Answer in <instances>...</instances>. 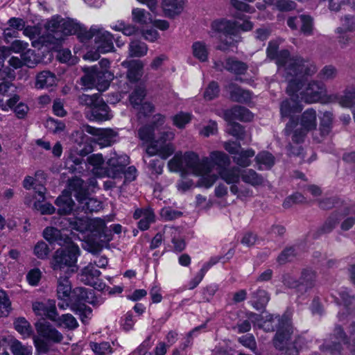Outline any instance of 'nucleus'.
I'll return each mask as SVG.
<instances>
[{
	"instance_id": "obj_5",
	"label": "nucleus",
	"mask_w": 355,
	"mask_h": 355,
	"mask_svg": "<svg viewBox=\"0 0 355 355\" xmlns=\"http://www.w3.org/2000/svg\"><path fill=\"white\" fill-rule=\"evenodd\" d=\"M49 34L45 38H41V42L52 44L51 49H55L69 35L76 34L80 30V25L73 20L64 19L60 17H52L46 24Z\"/></svg>"
},
{
	"instance_id": "obj_45",
	"label": "nucleus",
	"mask_w": 355,
	"mask_h": 355,
	"mask_svg": "<svg viewBox=\"0 0 355 355\" xmlns=\"http://www.w3.org/2000/svg\"><path fill=\"white\" fill-rule=\"evenodd\" d=\"M230 96L233 101L238 102H246L251 98V94L246 90H243L235 85L229 87Z\"/></svg>"
},
{
	"instance_id": "obj_6",
	"label": "nucleus",
	"mask_w": 355,
	"mask_h": 355,
	"mask_svg": "<svg viewBox=\"0 0 355 355\" xmlns=\"http://www.w3.org/2000/svg\"><path fill=\"white\" fill-rule=\"evenodd\" d=\"M66 245L64 248L58 249L55 252L51 262V268L59 275H70L77 269L79 248L71 242Z\"/></svg>"
},
{
	"instance_id": "obj_52",
	"label": "nucleus",
	"mask_w": 355,
	"mask_h": 355,
	"mask_svg": "<svg viewBox=\"0 0 355 355\" xmlns=\"http://www.w3.org/2000/svg\"><path fill=\"white\" fill-rule=\"evenodd\" d=\"M269 297L265 291L259 290L253 294L252 304L257 309L263 308L268 302Z\"/></svg>"
},
{
	"instance_id": "obj_62",
	"label": "nucleus",
	"mask_w": 355,
	"mask_h": 355,
	"mask_svg": "<svg viewBox=\"0 0 355 355\" xmlns=\"http://www.w3.org/2000/svg\"><path fill=\"white\" fill-rule=\"evenodd\" d=\"M160 216L164 220H171L179 218L182 213L171 207H164L160 210Z\"/></svg>"
},
{
	"instance_id": "obj_1",
	"label": "nucleus",
	"mask_w": 355,
	"mask_h": 355,
	"mask_svg": "<svg viewBox=\"0 0 355 355\" xmlns=\"http://www.w3.org/2000/svg\"><path fill=\"white\" fill-rule=\"evenodd\" d=\"M285 71L288 73L286 78L288 82L287 93L291 98L281 105L280 110L283 116H291L293 113L300 112L302 109L300 102L326 103L336 98L335 96H328L324 83L308 80V78L317 71L313 62L304 60H291Z\"/></svg>"
},
{
	"instance_id": "obj_3",
	"label": "nucleus",
	"mask_w": 355,
	"mask_h": 355,
	"mask_svg": "<svg viewBox=\"0 0 355 355\" xmlns=\"http://www.w3.org/2000/svg\"><path fill=\"white\" fill-rule=\"evenodd\" d=\"M175 135V130L171 128L160 132L157 139H155V133L150 127H141L138 130L139 139L146 145V153L149 156L157 155L164 159H167L175 151V146L171 143Z\"/></svg>"
},
{
	"instance_id": "obj_40",
	"label": "nucleus",
	"mask_w": 355,
	"mask_h": 355,
	"mask_svg": "<svg viewBox=\"0 0 355 355\" xmlns=\"http://www.w3.org/2000/svg\"><path fill=\"white\" fill-rule=\"evenodd\" d=\"M192 54L194 58L200 62L208 60L209 49L207 45L201 41H197L193 43L191 46Z\"/></svg>"
},
{
	"instance_id": "obj_64",
	"label": "nucleus",
	"mask_w": 355,
	"mask_h": 355,
	"mask_svg": "<svg viewBox=\"0 0 355 355\" xmlns=\"http://www.w3.org/2000/svg\"><path fill=\"white\" fill-rule=\"evenodd\" d=\"M46 127L51 132L58 133L64 129V124L58 120L50 118L46 121Z\"/></svg>"
},
{
	"instance_id": "obj_30",
	"label": "nucleus",
	"mask_w": 355,
	"mask_h": 355,
	"mask_svg": "<svg viewBox=\"0 0 355 355\" xmlns=\"http://www.w3.org/2000/svg\"><path fill=\"white\" fill-rule=\"evenodd\" d=\"M122 65L128 68L127 76L130 81H137L141 77L144 66L142 61H123Z\"/></svg>"
},
{
	"instance_id": "obj_4",
	"label": "nucleus",
	"mask_w": 355,
	"mask_h": 355,
	"mask_svg": "<svg viewBox=\"0 0 355 355\" xmlns=\"http://www.w3.org/2000/svg\"><path fill=\"white\" fill-rule=\"evenodd\" d=\"M88 133L96 136V142L101 147L110 146L116 137V133L111 129H97L88 125H83L81 129L76 131L73 135L76 142L79 145L80 148H77V154L85 156L88 154L92 148L88 144L89 138L85 135Z\"/></svg>"
},
{
	"instance_id": "obj_49",
	"label": "nucleus",
	"mask_w": 355,
	"mask_h": 355,
	"mask_svg": "<svg viewBox=\"0 0 355 355\" xmlns=\"http://www.w3.org/2000/svg\"><path fill=\"white\" fill-rule=\"evenodd\" d=\"M255 159L260 170L268 169L274 164V157L268 152L259 153Z\"/></svg>"
},
{
	"instance_id": "obj_61",
	"label": "nucleus",
	"mask_w": 355,
	"mask_h": 355,
	"mask_svg": "<svg viewBox=\"0 0 355 355\" xmlns=\"http://www.w3.org/2000/svg\"><path fill=\"white\" fill-rule=\"evenodd\" d=\"M315 278V272L310 270H304L302 272L300 284L304 285L306 287H311L313 285Z\"/></svg>"
},
{
	"instance_id": "obj_25",
	"label": "nucleus",
	"mask_w": 355,
	"mask_h": 355,
	"mask_svg": "<svg viewBox=\"0 0 355 355\" xmlns=\"http://www.w3.org/2000/svg\"><path fill=\"white\" fill-rule=\"evenodd\" d=\"M133 217L135 219H140L138 222V227L142 231L148 230L150 224L155 221V215L150 208L136 209Z\"/></svg>"
},
{
	"instance_id": "obj_27",
	"label": "nucleus",
	"mask_w": 355,
	"mask_h": 355,
	"mask_svg": "<svg viewBox=\"0 0 355 355\" xmlns=\"http://www.w3.org/2000/svg\"><path fill=\"white\" fill-rule=\"evenodd\" d=\"M297 4L291 0H264L263 3H258V9H266L269 7L275 8L282 11H290L295 9Z\"/></svg>"
},
{
	"instance_id": "obj_10",
	"label": "nucleus",
	"mask_w": 355,
	"mask_h": 355,
	"mask_svg": "<svg viewBox=\"0 0 355 355\" xmlns=\"http://www.w3.org/2000/svg\"><path fill=\"white\" fill-rule=\"evenodd\" d=\"M293 330L292 327L288 320L282 321V325L277 330L274 339L275 347L280 351L279 355H297L299 349L302 348L301 344H304V340L299 337L297 340H292Z\"/></svg>"
},
{
	"instance_id": "obj_42",
	"label": "nucleus",
	"mask_w": 355,
	"mask_h": 355,
	"mask_svg": "<svg viewBox=\"0 0 355 355\" xmlns=\"http://www.w3.org/2000/svg\"><path fill=\"white\" fill-rule=\"evenodd\" d=\"M241 180L253 187L261 185L264 181L263 177L252 169L242 170Z\"/></svg>"
},
{
	"instance_id": "obj_2",
	"label": "nucleus",
	"mask_w": 355,
	"mask_h": 355,
	"mask_svg": "<svg viewBox=\"0 0 355 355\" xmlns=\"http://www.w3.org/2000/svg\"><path fill=\"white\" fill-rule=\"evenodd\" d=\"M230 163V157L223 151L214 150L209 157L202 159L193 151L178 152L168 162V168L171 172L180 173L182 176L191 174L200 177L198 185L209 188L218 178L213 172L214 166H222Z\"/></svg>"
},
{
	"instance_id": "obj_16",
	"label": "nucleus",
	"mask_w": 355,
	"mask_h": 355,
	"mask_svg": "<svg viewBox=\"0 0 355 355\" xmlns=\"http://www.w3.org/2000/svg\"><path fill=\"white\" fill-rule=\"evenodd\" d=\"M278 45V41L270 42L267 49V55L270 58H277V63L279 66V71L286 78L288 76V73L285 71V67L289 64V61L291 60L302 59L297 56L290 57L288 51L286 50L282 51L279 54H277V51Z\"/></svg>"
},
{
	"instance_id": "obj_11",
	"label": "nucleus",
	"mask_w": 355,
	"mask_h": 355,
	"mask_svg": "<svg viewBox=\"0 0 355 355\" xmlns=\"http://www.w3.org/2000/svg\"><path fill=\"white\" fill-rule=\"evenodd\" d=\"M252 28V24L248 20H244L243 24L238 26L235 22L227 19L216 20L211 23V30L225 36V43L219 45L218 48L225 50L238 42L237 33L240 29L248 31Z\"/></svg>"
},
{
	"instance_id": "obj_33",
	"label": "nucleus",
	"mask_w": 355,
	"mask_h": 355,
	"mask_svg": "<svg viewBox=\"0 0 355 355\" xmlns=\"http://www.w3.org/2000/svg\"><path fill=\"white\" fill-rule=\"evenodd\" d=\"M53 318L54 319H52L51 321H53L55 325L60 328L73 330L78 326L76 319L69 313L63 314L61 316H59L56 311Z\"/></svg>"
},
{
	"instance_id": "obj_43",
	"label": "nucleus",
	"mask_w": 355,
	"mask_h": 355,
	"mask_svg": "<svg viewBox=\"0 0 355 355\" xmlns=\"http://www.w3.org/2000/svg\"><path fill=\"white\" fill-rule=\"evenodd\" d=\"M23 186L26 189L30 190L33 189L37 196H40L42 200L45 199V187L42 184L36 182V179L32 176H27L23 181Z\"/></svg>"
},
{
	"instance_id": "obj_8",
	"label": "nucleus",
	"mask_w": 355,
	"mask_h": 355,
	"mask_svg": "<svg viewBox=\"0 0 355 355\" xmlns=\"http://www.w3.org/2000/svg\"><path fill=\"white\" fill-rule=\"evenodd\" d=\"M295 113H293L291 116H282V118H290V121L287 123L285 128V132L287 135H292V139L296 143L304 140L306 135L315 130L317 126L316 112L313 109L306 110L301 116L300 122H295L293 116Z\"/></svg>"
},
{
	"instance_id": "obj_56",
	"label": "nucleus",
	"mask_w": 355,
	"mask_h": 355,
	"mask_svg": "<svg viewBox=\"0 0 355 355\" xmlns=\"http://www.w3.org/2000/svg\"><path fill=\"white\" fill-rule=\"evenodd\" d=\"M90 347L96 355H110L112 353L111 345L107 342L92 343Z\"/></svg>"
},
{
	"instance_id": "obj_9",
	"label": "nucleus",
	"mask_w": 355,
	"mask_h": 355,
	"mask_svg": "<svg viewBox=\"0 0 355 355\" xmlns=\"http://www.w3.org/2000/svg\"><path fill=\"white\" fill-rule=\"evenodd\" d=\"M85 37L87 40H94V46L97 51L95 53L87 52L84 55L85 60H96L99 58L100 53H106L114 49L112 35L101 26H92L89 31L85 33Z\"/></svg>"
},
{
	"instance_id": "obj_60",
	"label": "nucleus",
	"mask_w": 355,
	"mask_h": 355,
	"mask_svg": "<svg viewBox=\"0 0 355 355\" xmlns=\"http://www.w3.org/2000/svg\"><path fill=\"white\" fill-rule=\"evenodd\" d=\"M42 278V272L37 268H35L30 270L26 274V281L29 285L32 286H36L39 284L40 281Z\"/></svg>"
},
{
	"instance_id": "obj_58",
	"label": "nucleus",
	"mask_w": 355,
	"mask_h": 355,
	"mask_svg": "<svg viewBox=\"0 0 355 355\" xmlns=\"http://www.w3.org/2000/svg\"><path fill=\"white\" fill-rule=\"evenodd\" d=\"M302 22L301 31L306 35L313 34V19L309 15H302L299 17Z\"/></svg>"
},
{
	"instance_id": "obj_31",
	"label": "nucleus",
	"mask_w": 355,
	"mask_h": 355,
	"mask_svg": "<svg viewBox=\"0 0 355 355\" xmlns=\"http://www.w3.org/2000/svg\"><path fill=\"white\" fill-rule=\"evenodd\" d=\"M43 237L49 243L56 242L60 245H64L71 242L67 236H63L60 230L52 227H48L44 229Z\"/></svg>"
},
{
	"instance_id": "obj_29",
	"label": "nucleus",
	"mask_w": 355,
	"mask_h": 355,
	"mask_svg": "<svg viewBox=\"0 0 355 355\" xmlns=\"http://www.w3.org/2000/svg\"><path fill=\"white\" fill-rule=\"evenodd\" d=\"M214 64L218 70L225 69L236 74H241L247 69V65L245 63L232 58L226 60L225 64L221 62H215Z\"/></svg>"
},
{
	"instance_id": "obj_51",
	"label": "nucleus",
	"mask_w": 355,
	"mask_h": 355,
	"mask_svg": "<svg viewBox=\"0 0 355 355\" xmlns=\"http://www.w3.org/2000/svg\"><path fill=\"white\" fill-rule=\"evenodd\" d=\"M33 252L37 259L44 260L49 257L50 249L44 241H40L34 245Z\"/></svg>"
},
{
	"instance_id": "obj_55",
	"label": "nucleus",
	"mask_w": 355,
	"mask_h": 355,
	"mask_svg": "<svg viewBox=\"0 0 355 355\" xmlns=\"http://www.w3.org/2000/svg\"><path fill=\"white\" fill-rule=\"evenodd\" d=\"M191 114L181 112L172 117V121L177 128L182 129L191 121Z\"/></svg>"
},
{
	"instance_id": "obj_23",
	"label": "nucleus",
	"mask_w": 355,
	"mask_h": 355,
	"mask_svg": "<svg viewBox=\"0 0 355 355\" xmlns=\"http://www.w3.org/2000/svg\"><path fill=\"white\" fill-rule=\"evenodd\" d=\"M166 239H170L173 243V250L176 252L182 251L185 246V242L182 236L181 230L178 227L166 226L164 230Z\"/></svg>"
},
{
	"instance_id": "obj_50",
	"label": "nucleus",
	"mask_w": 355,
	"mask_h": 355,
	"mask_svg": "<svg viewBox=\"0 0 355 355\" xmlns=\"http://www.w3.org/2000/svg\"><path fill=\"white\" fill-rule=\"evenodd\" d=\"M10 350L13 355H32V347L22 345L16 339L11 340Z\"/></svg>"
},
{
	"instance_id": "obj_22",
	"label": "nucleus",
	"mask_w": 355,
	"mask_h": 355,
	"mask_svg": "<svg viewBox=\"0 0 355 355\" xmlns=\"http://www.w3.org/2000/svg\"><path fill=\"white\" fill-rule=\"evenodd\" d=\"M33 311L39 316H44L49 320L53 317L57 311L55 302L53 300H48L43 302H35L32 305Z\"/></svg>"
},
{
	"instance_id": "obj_38",
	"label": "nucleus",
	"mask_w": 355,
	"mask_h": 355,
	"mask_svg": "<svg viewBox=\"0 0 355 355\" xmlns=\"http://www.w3.org/2000/svg\"><path fill=\"white\" fill-rule=\"evenodd\" d=\"M250 320L254 321L255 324L260 328H262L266 331H270L273 330V324L275 320L272 315L268 313H263L261 315H257L252 314L250 318Z\"/></svg>"
},
{
	"instance_id": "obj_19",
	"label": "nucleus",
	"mask_w": 355,
	"mask_h": 355,
	"mask_svg": "<svg viewBox=\"0 0 355 355\" xmlns=\"http://www.w3.org/2000/svg\"><path fill=\"white\" fill-rule=\"evenodd\" d=\"M129 164V157L125 154L118 155L116 152L110 154V158L107 161V170L114 171V175H107V177L116 178L123 173L125 166Z\"/></svg>"
},
{
	"instance_id": "obj_57",
	"label": "nucleus",
	"mask_w": 355,
	"mask_h": 355,
	"mask_svg": "<svg viewBox=\"0 0 355 355\" xmlns=\"http://www.w3.org/2000/svg\"><path fill=\"white\" fill-rule=\"evenodd\" d=\"M71 305L74 306L73 310H74L76 313L79 315L83 322L85 323L87 320L91 318L92 311L91 308L86 306L85 304H76V303L73 302V304Z\"/></svg>"
},
{
	"instance_id": "obj_63",
	"label": "nucleus",
	"mask_w": 355,
	"mask_h": 355,
	"mask_svg": "<svg viewBox=\"0 0 355 355\" xmlns=\"http://www.w3.org/2000/svg\"><path fill=\"white\" fill-rule=\"evenodd\" d=\"M337 71L331 65L325 66L319 72L318 76L320 79L328 80L334 78L336 76Z\"/></svg>"
},
{
	"instance_id": "obj_46",
	"label": "nucleus",
	"mask_w": 355,
	"mask_h": 355,
	"mask_svg": "<svg viewBox=\"0 0 355 355\" xmlns=\"http://www.w3.org/2000/svg\"><path fill=\"white\" fill-rule=\"evenodd\" d=\"M132 18L134 22L141 25L147 24L152 21L150 14L144 9L139 8L132 9Z\"/></svg>"
},
{
	"instance_id": "obj_59",
	"label": "nucleus",
	"mask_w": 355,
	"mask_h": 355,
	"mask_svg": "<svg viewBox=\"0 0 355 355\" xmlns=\"http://www.w3.org/2000/svg\"><path fill=\"white\" fill-rule=\"evenodd\" d=\"M21 59L24 64L28 67H33L39 62V58L35 55L33 50L28 49L21 54Z\"/></svg>"
},
{
	"instance_id": "obj_36",
	"label": "nucleus",
	"mask_w": 355,
	"mask_h": 355,
	"mask_svg": "<svg viewBox=\"0 0 355 355\" xmlns=\"http://www.w3.org/2000/svg\"><path fill=\"white\" fill-rule=\"evenodd\" d=\"M55 204L58 207V212L60 214H69L72 210L73 206L71 195L69 191H64L62 194L57 198Z\"/></svg>"
},
{
	"instance_id": "obj_32",
	"label": "nucleus",
	"mask_w": 355,
	"mask_h": 355,
	"mask_svg": "<svg viewBox=\"0 0 355 355\" xmlns=\"http://www.w3.org/2000/svg\"><path fill=\"white\" fill-rule=\"evenodd\" d=\"M44 200V199L42 200L40 198V196H38V198L33 201V198L27 195L24 198V203L28 206L33 205V207L39 211L42 214H52L54 213V207L49 202L42 203Z\"/></svg>"
},
{
	"instance_id": "obj_21",
	"label": "nucleus",
	"mask_w": 355,
	"mask_h": 355,
	"mask_svg": "<svg viewBox=\"0 0 355 355\" xmlns=\"http://www.w3.org/2000/svg\"><path fill=\"white\" fill-rule=\"evenodd\" d=\"M146 96V90L143 87L137 88L130 95V101L134 107H139V112L144 115L151 113L154 110L153 105L148 102L141 104L144 96Z\"/></svg>"
},
{
	"instance_id": "obj_13",
	"label": "nucleus",
	"mask_w": 355,
	"mask_h": 355,
	"mask_svg": "<svg viewBox=\"0 0 355 355\" xmlns=\"http://www.w3.org/2000/svg\"><path fill=\"white\" fill-rule=\"evenodd\" d=\"M242 170L239 167L222 168L218 171L220 178L230 185V191L238 198H245L252 196V191L240 184Z\"/></svg>"
},
{
	"instance_id": "obj_26",
	"label": "nucleus",
	"mask_w": 355,
	"mask_h": 355,
	"mask_svg": "<svg viewBox=\"0 0 355 355\" xmlns=\"http://www.w3.org/2000/svg\"><path fill=\"white\" fill-rule=\"evenodd\" d=\"M355 31V17L350 15H346L341 19V26L336 29V33L339 34V42L346 44L349 38L345 35L347 32Z\"/></svg>"
},
{
	"instance_id": "obj_14",
	"label": "nucleus",
	"mask_w": 355,
	"mask_h": 355,
	"mask_svg": "<svg viewBox=\"0 0 355 355\" xmlns=\"http://www.w3.org/2000/svg\"><path fill=\"white\" fill-rule=\"evenodd\" d=\"M78 101L81 105H87L91 109L88 116L90 120L100 121L110 119L109 107L98 94L92 96L83 94L79 96Z\"/></svg>"
},
{
	"instance_id": "obj_34",
	"label": "nucleus",
	"mask_w": 355,
	"mask_h": 355,
	"mask_svg": "<svg viewBox=\"0 0 355 355\" xmlns=\"http://www.w3.org/2000/svg\"><path fill=\"white\" fill-rule=\"evenodd\" d=\"M58 78L53 73L44 71L37 74L36 77L35 87L38 89L49 88L55 86Z\"/></svg>"
},
{
	"instance_id": "obj_15",
	"label": "nucleus",
	"mask_w": 355,
	"mask_h": 355,
	"mask_svg": "<svg viewBox=\"0 0 355 355\" xmlns=\"http://www.w3.org/2000/svg\"><path fill=\"white\" fill-rule=\"evenodd\" d=\"M70 188L73 189L74 196L82 204V208L85 211H96L101 207V203L96 199L89 198L87 193L84 189L83 181L79 178L73 179L69 184Z\"/></svg>"
},
{
	"instance_id": "obj_17",
	"label": "nucleus",
	"mask_w": 355,
	"mask_h": 355,
	"mask_svg": "<svg viewBox=\"0 0 355 355\" xmlns=\"http://www.w3.org/2000/svg\"><path fill=\"white\" fill-rule=\"evenodd\" d=\"M69 275L59 276L57 288L58 298L60 300L58 307L62 310L66 309L71 304H73L71 294V286L69 281Z\"/></svg>"
},
{
	"instance_id": "obj_41",
	"label": "nucleus",
	"mask_w": 355,
	"mask_h": 355,
	"mask_svg": "<svg viewBox=\"0 0 355 355\" xmlns=\"http://www.w3.org/2000/svg\"><path fill=\"white\" fill-rule=\"evenodd\" d=\"M14 326L16 331L21 335L24 338L31 337L33 331L31 324L24 318H18L14 322Z\"/></svg>"
},
{
	"instance_id": "obj_53",
	"label": "nucleus",
	"mask_w": 355,
	"mask_h": 355,
	"mask_svg": "<svg viewBox=\"0 0 355 355\" xmlns=\"http://www.w3.org/2000/svg\"><path fill=\"white\" fill-rule=\"evenodd\" d=\"M227 130L230 135L239 140L243 141L246 139V134L242 126L239 123L234 121L227 122Z\"/></svg>"
},
{
	"instance_id": "obj_20",
	"label": "nucleus",
	"mask_w": 355,
	"mask_h": 355,
	"mask_svg": "<svg viewBox=\"0 0 355 355\" xmlns=\"http://www.w3.org/2000/svg\"><path fill=\"white\" fill-rule=\"evenodd\" d=\"M37 334L41 337L53 343H60L63 339L62 334L46 322H38L35 324Z\"/></svg>"
},
{
	"instance_id": "obj_39",
	"label": "nucleus",
	"mask_w": 355,
	"mask_h": 355,
	"mask_svg": "<svg viewBox=\"0 0 355 355\" xmlns=\"http://www.w3.org/2000/svg\"><path fill=\"white\" fill-rule=\"evenodd\" d=\"M337 102L343 107H352L355 103V86L346 87L343 94L337 98Z\"/></svg>"
},
{
	"instance_id": "obj_18",
	"label": "nucleus",
	"mask_w": 355,
	"mask_h": 355,
	"mask_svg": "<svg viewBox=\"0 0 355 355\" xmlns=\"http://www.w3.org/2000/svg\"><path fill=\"white\" fill-rule=\"evenodd\" d=\"M87 167L92 173L98 178H104L107 175H114V171L107 170L104 166V159L100 153L93 154L87 159Z\"/></svg>"
},
{
	"instance_id": "obj_12",
	"label": "nucleus",
	"mask_w": 355,
	"mask_h": 355,
	"mask_svg": "<svg viewBox=\"0 0 355 355\" xmlns=\"http://www.w3.org/2000/svg\"><path fill=\"white\" fill-rule=\"evenodd\" d=\"M69 220V227L75 230H77L83 234H87L89 236L98 237L101 239L107 238L105 223L101 218H76L73 220L71 218Z\"/></svg>"
},
{
	"instance_id": "obj_24",
	"label": "nucleus",
	"mask_w": 355,
	"mask_h": 355,
	"mask_svg": "<svg viewBox=\"0 0 355 355\" xmlns=\"http://www.w3.org/2000/svg\"><path fill=\"white\" fill-rule=\"evenodd\" d=\"M224 119L227 122L234 121V120L250 121L253 119V114L245 107L236 106L225 112Z\"/></svg>"
},
{
	"instance_id": "obj_35",
	"label": "nucleus",
	"mask_w": 355,
	"mask_h": 355,
	"mask_svg": "<svg viewBox=\"0 0 355 355\" xmlns=\"http://www.w3.org/2000/svg\"><path fill=\"white\" fill-rule=\"evenodd\" d=\"M184 0H163L162 8L167 17H173L183 10Z\"/></svg>"
},
{
	"instance_id": "obj_47",
	"label": "nucleus",
	"mask_w": 355,
	"mask_h": 355,
	"mask_svg": "<svg viewBox=\"0 0 355 355\" xmlns=\"http://www.w3.org/2000/svg\"><path fill=\"white\" fill-rule=\"evenodd\" d=\"M73 294L77 297V304H92L94 302V295L92 290L88 291L85 288H77L73 291Z\"/></svg>"
},
{
	"instance_id": "obj_44",
	"label": "nucleus",
	"mask_w": 355,
	"mask_h": 355,
	"mask_svg": "<svg viewBox=\"0 0 355 355\" xmlns=\"http://www.w3.org/2000/svg\"><path fill=\"white\" fill-rule=\"evenodd\" d=\"M148 46L142 42L134 40L129 44V55L130 57L140 58L146 55Z\"/></svg>"
},
{
	"instance_id": "obj_37",
	"label": "nucleus",
	"mask_w": 355,
	"mask_h": 355,
	"mask_svg": "<svg viewBox=\"0 0 355 355\" xmlns=\"http://www.w3.org/2000/svg\"><path fill=\"white\" fill-rule=\"evenodd\" d=\"M255 151L252 148L241 149L238 153L232 156L233 161L238 166L248 167L251 164V159L254 157Z\"/></svg>"
},
{
	"instance_id": "obj_54",
	"label": "nucleus",
	"mask_w": 355,
	"mask_h": 355,
	"mask_svg": "<svg viewBox=\"0 0 355 355\" xmlns=\"http://www.w3.org/2000/svg\"><path fill=\"white\" fill-rule=\"evenodd\" d=\"M343 214L346 218L342 222L341 229L347 231L355 224V206L347 209Z\"/></svg>"
},
{
	"instance_id": "obj_48",
	"label": "nucleus",
	"mask_w": 355,
	"mask_h": 355,
	"mask_svg": "<svg viewBox=\"0 0 355 355\" xmlns=\"http://www.w3.org/2000/svg\"><path fill=\"white\" fill-rule=\"evenodd\" d=\"M12 311L11 301L3 290H0V317L6 318Z\"/></svg>"
},
{
	"instance_id": "obj_7",
	"label": "nucleus",
	"mask_w": 355,
	"mask_h": 355,
	"mask_svg": "<svg viewBox=\"0 0 355 355\" xmlns=\"http://www.w3.org/2000/svg\"><path fill=\"white\" fill-rule=\"evenodd\" d=\"M110 61L101 60L97 65L85 71V75L81 78L85 89L96 87L98 91H105L109 86L110 81L114 78V74L108 70Z\"/></svg>"
},
{
	"instance_id": "obj_28",
	"label": "nucleus",
	"mask_w": 355,
	"mask_h": 355,
	"mask_svg": "<svg viewBox=\"0 0 355 355\" xmlns=\"http://www.w3.org/2000/svg\"><path fill=\"white\" fill-rule=\"evenodd\" d=\"M101 274V272L95 268L93 263H89L82 270L80 277L84 284L96 288L97 280Z\"/></svg>"
}]
</instances>
